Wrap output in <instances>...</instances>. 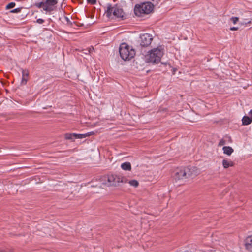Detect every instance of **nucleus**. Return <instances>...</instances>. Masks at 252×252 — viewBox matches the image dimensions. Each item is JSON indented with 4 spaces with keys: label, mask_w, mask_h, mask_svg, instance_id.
<instances>
[{
    "label": "nucleus",
    "mask_w": 252,
    "mask_h": 252,
    "mask_svg": "<svg viewBox=\"0 0 252 252\" xmlns=\"http://www.w3.org/2000/svg\"><path fill=\"white\" fill-rule=\"evenodd\" d=\"M198 172V169L195 167L177 168L174 171L173 177L176 181L184 180L189 177L196 176Z\"/></svg>",
    "instance_id": "f257e3e1"
},
{
    "label": "nucleus",
    "mask_w": 252,
    "mask_h": 252,
    "mask_svg": "<svg viewBox=\"0 0 252 252\" xmlns=\"http://www.w3.org/2000/svg\"><path fill=\"white\" fill-rule=\"evenodd\" d=\"M149 53L145 56L146 61L147 63H158L163 55V48L161 46L152 49Z\"/></svg>",
    "instance_id": "f03ea898"
},
{
    "label": "nucleus",
    "mask_w": 252,
    "mask_h": 252,
    "mask_svg": "<svg viewBox=\"0 0 252 252\" xmlns=\"http://www.w3.org/2000/svg\"><path fill=\"white\" fill-rule=\"evenodd\" d=\"M105 13L108 18H110L112 14L116 18H120L121 20L126 19V15L122 8L119 7L117 5L113 7L112 4L110 3L107 4V10L105 11Z\"/></svg>",
    "instance_id": "7ed1b4c3"
},
{
    "label": "nucleus",
    "mask_w": 252,
    "mask_h": 252,
    "mask_svg": "<svg viewBox=\"0 0 252 252\" xmlns=\"http://www.w3.org/2000/svg\"><path fill=\"white\" fill-rule=\"evenodd\" d=\"M154 5L151 2H146L135 6L134 11L137 16H141L142 14H148L153 11Z\"/></svg>",
    "instance_id": "20e7f679"
},
{
    "label": "nucleus",
    "mask_w": 252,
    "mask_h": 252,
    "mask_svg": "<svg viewBox=\"0 0 252 252\" xmlns=\"http://www.w3.org/2000/svg\"><path fill=\"white\" fill-rule=\"evenodd\" d=\"M57 3L58 0H46L40 2H36L34 5L37 8H43L44 11L50 14L52 11L56 9Z\"/></svg>",
    "instance_id": "39448f33"
},
{
    "label": "nucleus",
    "mask_w": 252,
    "mask_h": 252,
    "mask_svg": "<svg viewBox=\"0 0 252 252\" xmlns=\"http://www.w3.org/2000/svg\"><path fill=\"white\" fill-rule=\"evenodd\" d=\"M103 184L107 186H117L120 183H127L128 180L125 177L114 175H107L103 177Z\"/></svg>",
    "instance_id": "423d86ee"
},
{
    "label": "nucleus",
    "mask_w": 252,
    "mask_h": 252,
    "mask_svg": "<svg viewBox=\"0 0 252 252\" xmlns=\"http://www.w3.org/2000/svg\"><path fill=\"white\" fill-rule=\"evenodd\" d=\"M119 53L122 59L125 61L129 60L132 58L135 52L134 49L130 48L129 46L125 43L120 45L119 47Z\"/></svg>",
    "instance_id": "0eeeda50"
},
{
    "label": "nucleus",
    "mask_w": 252,
    "mask_h": 252,
    "mask_svg": "<svg viewBox=\"0 0 252 252\" xmlns=\"http://www.w3.org/2000/svg\"><path fill=\"white\" fill-rule=\"evenodd\" d=\"M140 38L141 39L140 46L144 47L149 46L153 40L152 36L148 33L141 35Z\"/></svg>",
    "instance_id": "6e6552de"
},
{
    "label": "nucleus",
    "mask_w": 252,
    "mask_h": 252,
    "mask_svg": "<svg viewBox=\"0 0 252 252\" xmlns=\"http://www.w3.org/2000/svg\"><path fill=\"white\" fill-rule=\"evenodd\" d=\"M245 245L247 250L252 252V235L246 238L245 240Z\"/></svg>",
    "instance_id": "1a4fd4ad"
},
{
    "label": "nucleus",
    "mask_w": 252,
    "mask_h": 252,
    "mask_svg": "<svg viewBox=\"0 0 252 252\" xmlns=\"http://www.w3.org/2000/svg\"><path fill=\"white\" fill-rule=\"evenodd\" d=\"M222 165L224 168L226 169L229 167H233L234 166L233 161L229 159H223L222 160Z\"/></svg>",
    "instance_id": "9d476101"
},
{
    "label": "nucleus",
    "mask_w": 252,
    "mask_h": 252,
    "mask_svg": "<svg viewBox=\"0 0 252 252\" xmlns=\"http://www.w3.org/2000/svg\"><path fill=\"white\" fill-rule=\"evenodd\" d=\"M242 122L243 125H248L252 123V119L247 116H244L242 119Z\"/></svg>",
    "instance_id": "9b49d317"
},
{
    "label": "nucleus",
    "mask_w": 252,
    "mask_h": 252,
    "mask_svg": "<svg viewBox=\"0 0 252 252\" xmlns=\"http://www.w3.org/2000/svg\"><path fill=\"white\" fill-rule=\"evenodd\" d=\"M222 150L223 151L224 154L228 156L231 155L234 151L233 149L230 146H224L222 148Z\"/></svg>",
    "instance_id": "f8f14e48"
},
{
    "label": "nucleus",
    "mask_w": 252,
    "mask_h": 252,
    "mask_svg": "<svg viewBox=\"0 0 252 252\" xmlns=\"http://www.w3.org/2000/svg\"><path fill=\"white\" fill-rule=\"evenodd\" d=\"M121 168L126 171H130L131 170V164L129 162H126L121 164Z\"/></svg>",
    "instance_id": "ddd939ff"
},
{
    "label": "nucleus",
    "mask_w": 252,
    "mask_h": 252,
    "mask_svg": "<svg viewBox=\"0 0 252 252\" xmlns=\"http://www.w3.org/2000/svg\"><path fill=\"white\" fill-rule=\"evenodd\" d=\"M89 133H87L84 134H75V139H81L83 138H85L87 136H90L91 134H89Z\"/></svg>",
    "instance_id": "4468645a"
},
{
    "label": "nucleus",
    "mask_w": 252,
    "mask_h": 252,
    "mask_svg": "<svg viewBox=\"0 0 252 252\" xmlns=\"http://www.w3.org/2000/svg\"><path fill=\"white\" fill-rule=\"evenodd\" d=\"M75 133H66L65 134V138L67 140H73L75 139Z\"/></svg>",
    "instance_id": "2eb2a0df"
},
{
    "label": "nucleus",
    "mask_w": 252,
    "mask_h": 252,
    "mask_svg": "<svg viewBox=\"0 0 252 252\" xmlns=\"http://www.w3.org/2000/svg\"><path fill=\"white\" fill-rule=\"evenodd\" d=\"M127 182L130 184V186H133L134 187H137L138 185V182L136 180H132L130 181H128Z\"/></svg>",
    "instance_id": "dca6fc26"
},
{
    "label": "nucleus",
    "mask_w": 252,
    "mask_h": 252,
    "mask_svg": "<svg viewBox=\"0 0 252 252\" xmlns=\"http://www.w3.org/2000/svg\"><path fill=\"white\" fill-rule=\"evenodd\" d=\"M15 6V3L12 2L9 3L7 5L6 7V9H10L11 8H13Z\"/></svg>",
    "instance_id": "f3484780"
},
{
    "label": "nucleus",
    "mask_w": 252,
    "mask_h": 252,
    "mask_svg": "<svg viewBox=\"0 0 252 252\" xmlns=\"http://www.w3.org/2000/svg\"><path fill=\"white\" fill-rule=\"evenodd\" d=\"M230 20L234 24H235L239 21V18L237 17H232L230 18Z\"/></svg>",
    "instance_id": "a211bd4d"
},
{
    "label": "nucleus",
    "mask_w": 252,
    "mask_h": 252,
    "mask_svg": "<svg viewBox=\"0 0 252 252\" xmlns=\"http://www.w3.org/2000/svg\"><path fill=\"white\" fill-rule=\"evenodd\" d=\"M22 76L25 77H28L29 76V72L27 70L22 69Z\"/></svg>",
    "instance_id": "6ab92c4d"
},
{
    "label": "nucleus",
    "mask_w": 252,
    "mask_h": 252,
    "mask_svg": "<svg viewBox=\"0 0 252 252\" xmlns=\"http://www.w3.org/2000/svg\"><path fill=\"white\" fill-rule=\"evenodd\" d=\"M22 7H19L10 11L11 13H18L21 12Z\"/></svg>",
    "instance_id": "aec40b11"
},
{
    "label": "nucleus",
    "mask_w": 252,
    "mask_h": 252,
    "mask_svg": "<svg viewBox=\"0 0 252 252\" xmlns=\"http://www.w3.org/2000/svg\"><path fill=\"white\" fill-rule=\"evenodd\" d=\"M88 3L91 4H95L96 3V0H87Z\"/></svg>",
    "instance_id": "412c9836"
},
{
    "label": "nucleus",
    "mask_w": 252,
    "mask_h": 252,
    "mask_svg": "<svg viewBox=\"0 0 252 252\" xmlns=\"http://www.w3.org/2000/svg\"><path fill=\"white\" fill-rule=\"evenodd\" d=\"M225 144V141L224 139H222L220 141V142L219 143V146H221L224 145Z\"/></svg>",
    "instance_id": "4be33fe9"
},
{
    "label": "nucleus",
    "mask_w": 252,
    "mask_h": 252,
    "mask_svg": "<svg viewBox=\"0 0 252 252\" xmlns=\"http://www.w3.org/2000/svg\"><path fill=\"white\" fill-rule=\"evenodd\" d=\"M36 22L39 24H43L44 22V20L42 19H38L36 20Z\"/></svg>",
    "instance_id": "5701e85b"
},
{
    "label": "nucleus",
    "mask_w": 252,
    "mask_h": 252,
    "mask_svg": "<svg viewBox=\"0 0 252 252\" xmlns=\"http://www.w3.org/2000/svg\"><path fill=\"white\" fill-rule=\"evenodd\" d=\"M65 19L66 20V21L67 22V24H70V25H71L72 24L71 22L70 21V20H69L68 17L65 16Z\"/></svg>",
    "instance_id": "b1692460"
},
{
    "label": "nucleus",
    "mask_w": 252,
    "mask_h": 252,
    "mask_svg": "<svg viewBox=\"0 0 252 252\" xmlns=\"http://www.w3.org/2000/svg\"><path fill=\"white\" fill-rule=\"evenodd\" d=\"M22 82L23 83H24L25 84H26L27 83V79L26 78V77H24L22 76Z\"/></svg>",
    "instance_id": "393cba45"
},
{
    "label": "nucleus",
    "mask_w": 252,
    "mask_h": 252,
    "mask_svg": "<svg viewBox=\"0 0 252 252\" xmlns=\"http://www.w3.org/2000/svg\"><path fill=\"white\" fill-rule=\"evenodd\" d=\"M239 29L238 27H231L230 28V30L231 31H237Z\"/></svg>",
    "instance_id": "a878e982"
},
{
    "label": "nucleus",
    "mask_w": 252,
    "mask_h": 252,
    "mask_svg": "<svg viewBox=\"0 0 252 252\" xmlns=\"http://www.w3.org/2000/svg\"><path fill=\"white\" fill-rule=\"evenodd\" d=\"M244 24H245L246 25L252 24V19L249 20L248 22H245Z\"/></svg>",
    "instance_id": "bb28decb"
},
{
    "label": "nucleus",
    "mask_w": 252,
    "mask_h": 252,
    "mask_svg": "<svg viewBox=\"0 0 252 252\" xmlns=\"http://www.w3.org/2000/svg\"><path fill=\"white\" fill-rule=\"evenodd\" d=\"M94 50V48L93 47H91L89 48V49L88 50L89 52L90 53L91 52H92Z\"/></svg>",
    "instance_id": "cd10ccee"
},
{
    "label": "nucleus",
    "mask_w": 252,
    "mask_h": 252,
    "mask_svg": "<svg viewBox=\"0 0 252 252\" xmlns=\"http://www.w3.org/2000/svg\"><path fill=\"white\" fill-rule=\"evenodd\" d=\"M249 115L251 116V119H252V109L250 111H249Z\"/></svg>",
    "instance_id": "c85d7f7f"
},
{
    "label": "nucleus",
    "mask_w": 252,
    "mask_h": 252,
    "mask_svg": "<svg viewBox=\"0 0 252 252\" xmlns=\"http://www.w3.org/2000/svg\"><path fill=\"white\" fill-rule=\"evenodd\" d=\"M248 21L246 20H245L243 22L241 23V24L242 25H245V24H244L245 22H248Z\"/></svg>",
    "instance_id": "c756f323"
},
{
    "label": "nucleus",
    "mask_w": 252,
    "mask_h": 252,
    "mask_svg": "<svg viewBox=\"0 0 252 252\" xmlns=\"http://www.w3.org/2000/svg\"><path fill=\"white\" fill-rule=\"evenodd\" d=\"M89 134H91L90 135H93V134H94V132H89Z\"/></svg>",
    "instance_id": "7c9ffc66"
}]
</instances>
